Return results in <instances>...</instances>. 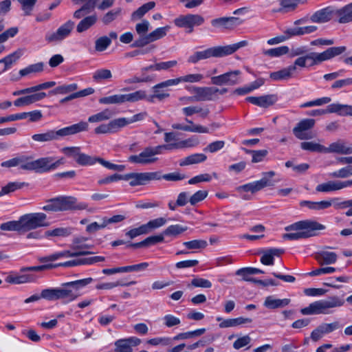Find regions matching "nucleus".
Listing matches in <instances>:
<instances>
[{"label": "nucleus", "mask_w": 352, "mask_h": 352, "mask_svg": "<svg viewBox=\"0 0 352 352\" xmlns=\"http://www.w3.org/2000/svg\"><path fill=\"white\" fill-rule=\"evenodd\" d=\"M324 229H325V226L316 221H300L285 228V230L287 232L293 230L297 232L284 234L283 239L290 241L307 239L316 236L318 230H322Z\"/></svg>", "instance_id": "nucleus-1"}, {"label": "nucleus", "mask_w": 352, "mask_h": 352, "mask_svg": "<svg viewBox=\"0 0 352 352\" xmlns=\"http://www.w3.org/2000/svg\"><path fill=\"white\" fill-rule=\"evenodd\" d=\"M248 45V41L243 40L238 43L225 45V46H216L208 48L203 51H197L192 55L190 56L188 61L191 63H197L199 60L208 59L212 57H223L232 54L239 49L246 47Z\"/></svg>", "instance_id": "nucleus-2"}, {"label": "nucleus", "mask_w": 352, "mask_h": 352, "mask_svg": "<svg viewBox=\"0 0 352 352\" xmlns=\"http://www.w3.org/2000/svg\"><path fill=\"white\" fill-rule=\"evenodd\" d=\"M88 129V122L81 121L58 130H48L43 133L34 134L32 136V139L38 142H51L58 140L60 138L75 135L82 131H87Z\"/></svg>", "instance_id": "nucleus-3"}, {"label": "nucleus", "mask_w": 352, "mask_h": 352, "mask_svg": "<svg viewBox=\"0 0 352 352\" xmlns=\"http://www.w3.org/2000/svg\"><path fill=\"white\" fill-rule=\"evenodd\" d=\"M46 203L42 209L47 212L82 210L88 207L87 203L78 202L77 199L72 196H58L47 200Z\"/></svg>", "instance_id": "nucleus-4"}, {"label": "nucleus", "mask_w": 352, "mask_h": 352, "mask_svg": "<svg viewBox=\"0 0 352 352\" xmlns=\"http://www.w3.org/2000/svg\"><path fill=\"white\" fill-rule=\"evenodd\" d=\"M344 304V300L338 296H333L327 300L315 301L308 307L300 309L302 315L329 314V309L340 307Z\"/></svg>", "instance_id": "nucleus-5"}, {"label": "nucleus", "mask_w": 352, "mask_h": 352, "mask_svg": "<svg viewBox=\"0 0 352 352\" xmlns=\"http://www.w3.org/2000/svg\"><path fill=\"white\" fill-rule=\"evenodd\" d=\"M160 154H162V153L159 145L156 146H147L138 155H130L128 158V161L133 164L142 165L151 164L158 160L156 155Z\"/></svg>", "instance_id": "nucleus-6"}, {"label": "nucleus", "mask_w": 352, "mask_h": 352, "mask_svg": "<svg viewBox=\"0 0 352 352\" xmlns=\"http://www.w3.org/2000/svg\"><path fill=\"white\" fill-rule=\"evenodd\" d=\"M21 217L24 232L50 225L47 221V215L43 212L28 213Z\"/></svg>", "instance_id": "nucleus-7"}, {"label": "nucleus", "mask_w": 352, "mask_h": 352, "mask_svg": "<svg viewBox=\"0 0 352 352\" xmlns=\"http://www.w3.org/2000/svg\"><path fill=\"white\" fill-rule=\"evenodd\" d=\"M74 292L67 289L65 287L44 289L41 291V297L49 301H54L59 299H67V301H73L76 299Z\"/></svg>", "instance_id": "nucleus-8"}, {"label": "nucleus", "mask_w": 352, "mask_h": 352, "mask_svg": "<svg viewBox=\"0 0 352 352\" xmlns=\"http://www.w3.org/2000/svg\"><path fill=\"white\" fill-rule=\"evenodd\" d=\"M327 113H337L340 116H352V106L340 103H332L326 109H314L309 111L307 115L320 116Z\"/></svg>", "instance_id": "nucleus-9"}, {"label": "nucleus", "mask_w": 352, "mask_h": 352, "mask_svg": "<svg viewBox=\"0 0 352 352\" xmlns=\"http://www.w3.org/2000/svg\"><path fill=\"white\" fill-rule=\"evenodd\" d=\"M263 177L258 181L250 182L238 187L239 191L251 192L255 193L265 187L272 186L274 183L272 181V178L275 175L274 171L265 172L263 173Z\"/></svg>", "instance_id": "nucleus-10"}, {"label": "nucleus", "mask_w": 352, "mask_h": 352, "mask_svg": "<svg viewBox=\"0 0 352 352\" xmlns=\"http://www.w3.org/2000/svg\"><path fill=\"white\" fill-rule=\"evenodd\" d=\"M204 18L199 14H188L181 15L174 20V23L179 28L188 29V32H193L195 26L201 25L204 23Z\"/></svg>", "instance_id": "nucleus-11"}, {"label": "nucleus", "mask_w": 352, "mask_h": 352, "mask_svg": "<svg viewBox=\"0 0 352 352\" xmlns=\"http://www.w3.org/2000/svg\"><path fill=\"white\" fill-rule=\"evenodd\" d=\"M169 26L161 27L155 29L146 36L136 39L131 45L133 47H143L145 45L164 37L169 30Z\"/></svg>", "instance_id": "nucleus-12"}, {"label": "nucleus", "mask_w": 352, "mask_h": 352, "mask_svg": "<svg viewBox=\"0 0 352 352\" xmlns=\"http://www.w3.org/2000/svg\"><path fill=\"white\" fill-rule=\"evenodd\" d=\"M158 178V174L155 172L130 173L126 174L125 181H129L131 186H136L145 185Z\"/></svg>", "instance_id": "nucleus-13"}, {"label": "nucleus", "mask_w": 352, "mask_h": 352, "mask_svg": "<svg viewBox=\"0 0 352 352\" xmlns=\"http://www.w3.org/2000/svg\"><path fill=\"white\" fill-rule=\"evenodd\" d=\"M63 163L62 159L56 160L53 157H41L34 160V171L41 173L55 170Z\"/></svg>", "instance_id": "nucleus-14"}, {"label": "nucleus", "mask_w": 352, "mask_h": 352, "mask_svg": "<svg viewBox=\"0 0 352 352\" xmlns=\"http://www.w3.org/2000/svg\"><path fill=\"white\" fill-rule=\"evenodd\" d=\"M74 28V22L71 20L60 25L55 32L47 34L45 40L49 42H58L67 37Z\"/></svg>", "instance_id": "nucleus-15"}, {"label": "nucleus", "mask_w": 352, "mask_h": 352, "mask_svg": "<svg viewBox=\"0 0 352 352\" xmlns=\"http://www.w3.org/2000/svg\"><path fill=\"white\" fill-rule=\"evenodd\" d=\"M241 71L234 70L219 76H212L211 78V82L213 85L221 86V85H230L233 86L239 83V75Z\"/></svg>", "instance_id": "nucleus-16"}, {"label": "nucleus", "mask_w": 352, "mask_h": 352, "mask_svg": "<svg viewBox=\"0 0 352 352\" xmlns=\"http://www.w3.org/2000/svg\"><path fill=\"white\" fill-rule=\"evenodd\" d=\"M315 124V120L307 118L300 120L293 129V133L299 140H309L313 136L306 131L312 129Z\"/></svg>", "instance_id": "nucleus-17"}, {"label": "nucleus", "mask_w": 352, "mask_h": 352, "mask_svg": "<svg viewBox=\"0 0 352 352\" xmlns=\"http://www.w3.org/2000/svg\"><path fill=\"white\" fill-rule=\"evenodd\" d=\"M38 276L34 274H27L26 272L19 273L12 272L5 278V281L10 284L20 285L29 283H34L37 280Z\"/></svg>", "instance_id": "nucleus-18"}, {"label": "nucleus", "mask_w": 352, "mask_h": 352, "mask_svg": "<svg viewBox=\"0 0 352 352\" xmlns=\"http://www.w3.org/2000/svg\"><path fill=\"white\" fill-rule=\"evenodd\" d=\"M195 101H210L217 98L218 88L214 87H193Z\"/></svg>", "instance_id": "nucleus-19"}, {"label": "nucleus", "mask_w": 352, "mask_h": 352, "mask_svg": "<svg viewBox=\"0 0 352 352\" xmlns=\"http://www.w3.org/2000/svg\"><path fill=\"white\" fill-rule=\"evenodd\" d=\"M243 20L239 17H219L211 21V25L217 28L232 29L243 23Z\"/></svg>", "instance_id": "nucleus-20"}, {"label": "nucleus", "mask_w": 352, "mask_h": 352, "mask_svg": "<svg viewBox=\"0 0 352 352\" xmlns=\"http://www.w3.org/2000/svg\"><path fill=\"white\" fill-rule=\"evenodd\" d=\"M245 100L258 107L263 108H267L278 100V97L275 94L264 95L261 96H249L245 98Z\"/></svg>", "instance_id": "nucleus-21"}, {"label": "nucleus", "mask_w": 352, "mask_h": 352, "mask_svg": "<svg viewBox=\"0 0 352 352\" xmlns=\"http://www.w3.org/2000/svg\"><path fill=\"white\" fill-rule=\"evenodd\" d=\"M94 252L89 251H74L64 250L59 252L52 254L47 256L41 258L40 259L42 262L54 261L60 258H69V257H77L80 256H85L91 254Z\"/></svg>", "instance_id": "nucleus-22"}, {"label": "nucleus", "mask_w": 352, "mask_h": 352, "mask_svg": "<svg viewBox=\"0 0 352 352\" xmlns=\"http://www.w3.org/2000/svg\"><path fill=\"white\" fill-rule=\"evenodd\" d=\"M324 153L352 154V144L346 146L343 140H339L330 144L328 147H325Z\"/></svg>", "instance_id": "nucleus-23"}, {"label": "nucleus", "mask_w": 352, "mask_h": 352, "mask_svg": "<svg viewBox=\"0 0 352 352\" xmlns=\"http://www.w3.org/2000/svg\"><path fill=\"white\" fill-rule=\"evenodd\" d=\"M119 118L110 121L108 124H102L94 129L96 134L115 133L122 127Z\"/></svg>", "instance_id": "nucleus-24"}, {"label": "nucleus", "mask_w": 352, "mask_h": 352, "mask_svg": "<svg viewBox=\"0 0 352 352\" xmlns=\"http://www.w3.org/2000/svg\"><path fill=\"white\" fill-rule=\"evenodd\" d=\"M185 121L190 125H184L179 123H175L172 124V128L176 130H181L184 131H188L192 133H208L209 129L207 127L201 125L194 124L193 122L188 118H185Z\"/></svg>", "instance_id": "nucleus-25"}, {"label": "nucleus", "mask_w": 352, "mask_h": 352, "mask_svg": "<svg viewBox=\"0 0 352 352\" xmlns=\"http://www.w3.org/2000/svg\"><path fill=\"white\" fill-rule=\"evenodd\" d=\"M168 80L156 84L152 87L153 94L151 96V98H157L159 100H162L170 96V94L167 92L168 88L175 85H167Z\"/></svg>", "instance_id": "nucleus-26"}, {"label": "nucleus", "mask_w": 352, "mask_h": 352, "mask_svg": "<svg viewBox=\"0 0 352 352\" xmlns=\"http://www.w3.org/2000/svg\"><path fill=\"white\" fill-rule=\"evenodd\" d=\"M46 96L45 92H39L28 95L26 96L21 97L14 101V104L16 107H23L30 105L36 102L40 101Z\"/></svg>", "instance_id": "nucleus-27"}, {"label": "nucleus", "mask_w": 352, "mask_h": 352, "mask_svg": "<svg viewBox=\"0 0 352 352\" xmlns=\"http://www.w3.org/2000/svg\"><path fill=\"white\" fill-rule=\"evenodd\" d=\"M333 11L329 7L319 10L310 16L313 23H322L329 21L332 17Z\"/></svg>", "instance_id": "nucleus-28"}, {"label": "nucleus", "mask_w": 352, "mask_h": 352, "mask_svg": "<svg viewBox=\"0 0 352 352\" xmlns=\"http://www.w3.org/2000/svg\"><path fill=\"white\" fill-rule=\"evenodd\" d=\"M94 281V279L91 277L80 279L74 281L67 282L63 283L62 285L67 288V289H70L71 291L74 292V294H76V298L80 295L78 292V290L81 288H83L91 283Z\"/></svg>", "instance_id": "nucleus-29"}, {"label": "nucleus", "mask_w": 352, "mask_h": 352, "mask_svg": "<svg viewBox=\"0 0 352 352\" xmlns=\"http://www.w3.org/2000/svg\"><path fill=\"white\" fill-rule=\"evenodd\" d=\"M290 302V299L276 298L274 296H268L265 298L263 305L270 309H275L278 308H283L288 305Z\"/></svg>", "instance_id": "nucleus-30"}, {"label": "nucleus", "mask_w": 352, "mask_h": 352, "mask_svg": "<svg viewBox=\"0 0 352 352\" xmlns=\"http://www.w3.org/2000/svg\"><path fill=\"white\" fill-rule=\"evenodd\" d=\"M315 258L320 265H331L336 262L338 256L333 252L321 251L316 254Z\"/></svg>", "instance_id": "nucleus-31"}, {"label": "nucleus", "mask_w": 352, "mask_h": 352, "mask_svg": "<svg viewBox=\"0 0 352 352\" xmlns=\"http://www.w3.org/2000/svg\"><path fill=\"white\" fill-rule=\"evenodd\" d=\"M204 78L201 74H190L174 79H168L167 85H178L180 82H198Z\"/></svg>", "instance_id": "nucleus-32"}, {"label": "nucleus", "mask_w": 352, "mask_h": 352, "mask_svg": "<svg viewBox=\"0 0 352 352\" xmlns=\"http://www.w3.org/2000/svg\"><path fill=\"white\" fill-rule=\"evenodd\" d=\"M296 70V67L295 66H288L279 71L270 73V77L274 81L287 80L292 76Z\"/></svg>", "instance_id": "nucleus-33"}, {"label": "nucleus", "mask_w": 352, "mask_h": 352, "mask_svg": "<svg viewBox=\"0 0 352 352\" xmlns=\"http://www.w3.org/2000/svg\"><path fill=\"white\" fill-rule=\"evenodd\" d=\"M207 160V156L204 153H194L188 155L179 161L180 166H186L192 164H196L205 162Z\"/></svg>", "instance_id": "nucleus-34"}, {"label": "nucleus", "mask_w": 352, "mask_h": 352, "mask_svg": "<svg viewBox=\"0 0 352 352\" xmlns=\"http://www.w3.org/2000/svg\"><path fill=\"white\" fill-rule=\"evenodd\" d=\"M252 320L250 318L239 317L236 318L224 319L219 324L220 328H229L237 327L246 323H250Z\"/></svg>", "instance_id": "nucleus-35"}, {"label": "nucleus", "mask_w": 352, "mask_h": 352, "mask_svg": "<svg viewBox=\"0 0 352 352\" xmlns=\"http://www.w3.org/2000/svg\"><path fill=\"white\" fill-rule=\"evenodd\" d=\"M0 229L3 231H16L19 233L23 232L21 217L17 221H10L0 225Z\"/></svg>", "instance_id": "nucleus-36"}, {"label": "nucleus", "mask_w": 352, "mask_h": 352, "mask_svg": "<svg viewBox=\"0 0 352 352\" xmlns=\"http://www.w3.org/2000/svg\"><path fill=\"white\" fill-rule=\"evenodd\" d=\"M188 229V228L187 226L180 224H175L168 226L162 232L164 236L177 238L182 233L186 232Z\"/></svg>", "instance_id": "nucleus-37"}, {"label": "nucleus", "mask_w": 352, "mask_h": 352, "mask_svg": "<svg viewBox=\"0 0 352 352\" xmlns=\"http://www.w3.org/2000/svg\"><path fill=\"white\" fill-rule=\"evenodd\" d=\"M182 112L186 116H191L195 113H199L201 118H206L210 113L208 108L203 109L198 106H189L182 109Z\"/></svg>", "instance_id": "nucleus-38"}, {"label": "nucleus", "mask_w": 352, "mask_h": 352, "mask_svg": "<svg viewBox=\"0 0 352 352\" xmlns=\"http://www.w3.org/2000/svg\"><path fill=\"white\" fill-rule=\"evenodd\" d=\"M155 6V3L154 1H149L146 3H144L132 13L131 16V21H135L140 19L149 10H152Z\"/></svg>", "instance_id": "nucleus-39"}, {"label": "nucleus", "mask_w": 352, "mask_h": 352, "mask_svg": "<svg viewBox=\"0 0 352 352\" xmlns=\"http://www.w3.org/2000/svg\"><path fill=\"white\" fill-rule=\"evenodd\" d=\"M338 21L340 23H347L352 21V2L338 10Z\"/></svg>", "instance_id": "nucleus-40"}, {"label": "nucleus", "mask_w": 352, "mask_h": 352, "mask_svg": "<svg viewBox=\"0 0 352 352\" xmlns=\"http://www.w3.org/2000/svg\"><path fill=\"white\" fill-rule=\"evenodd\" d=\"M146 98V94L144 90H138L130 94H122L123 103L135 102Z\"/></svg>", "instance_id": "nucleus-41"}, {"label": "nucleus", "mask_w": 352, "mask_h": 352, "mask_svg": "<svg viewBox=\"0 0 352 352\" xmlns=\"http://www.w3.org/2000/svg\"><path fill=\"white\" fill-rule=\"evenodd\" d=\"M97 21L96 15H91L85 17L82 19L76 26V31L78 33H82L88 29H89L92 25H94Z\"/></svg>", "instance_id": "nucleus-42"}, {"label": "nucleus", "mask_w": 352, "mask_h": 352, "mask_svg": "<svg viewBox=\"0 0 352 352\" xmlns=\"http://www.w3.org/2000/svg\"><path fill=\"white\" fill-rule=\"evenodd\" d=\"M28 186L25 182H9L7 185L1 188L0 190V197L10 192H14L18 189H21L24 186Z\"/></svg>", "instance_id": "nucleus-43"}, {"label": "nucleus", "mask_w": 352, "mask_h": 352, "mask_svg": "<svg viewBox=\"0 0 352 352\" xmlns=\"http://www.w3.org/2000/svg\"><path fill=\"white\" fill-rule=\"evenodd\" d=\"M346 50V47L345 46L329 47L325 51L322 52L324 60V61H326V60L332 59L334 57L342 54Z\"/></svg>", "instance_id": "nucleus-44"}, {"label": "nucleus", "mask_w": 352, "mask_h": 352, "mask_svg": "<svg viewBox=\"0 0 352 352\" xmlns=\"http://www.w3.org/2000/svg\"><path fill=\"white\" fill-rule=\"evenodd\" d=\"M136 284V281L132 280L131 282H124L123 280H118L116 282H110V283H103L100 284H98L96 286V289H111L114 287L121 286V287H126L132 285Z\"/></svg>", "instance_id": "nucleus-45"}, {"label": "nucleus", "mask_w": 352, "mask_h": 352, "mask_svg": "<svg viewBox=\"0 0 352 352\" xmlns=\"http://www.w3.org/2000/svg\"><path fill=\"white\" fill-rule=\"evenodd\" d=\"M22 54V50L19 49L1 58V62H3L6 67L9 69L12 65L20 58Z\"/></svg>", "instance_id": "nucleus-46"}, {"label": "nucleus", "mask_w": 352, "mask_h": 352, "mask_svg": "<svg viewBox=\"0 0 352 352\" xmlns=\"http://www.w3.org/2000/svg\"><path fill=\"white\" fill-rule=\"evenodd\" d=\"M112 116L113 112L111 110L106 109L101 112L89 116L88 118V122L91 123L102 122L109 120L112 117Z\"/></svg>", "instance_id": "nucleus-47"}, {"label": "nucleus", "mask_w": 352, "mask_h": 352, "mask_svg": "<svg viewBox=\"0 0 352 352\" xmlns=\"http://www.w3.org/2000/svg\"><path fill=\"white\" fill-rule=\"evenodd\" d=\"M300 148L311 152L324 153L325 146L314 142H302Z\"/></svg>", "instance_id": "nucleus-48"}, {"label": "nucleus", "mask_w": 352, "mask_h": 352, "mask_svg": "<svg viewBox=\"0 0 352 352\" xmlns=\"http://www.w3.org/2000/svg\"><path fill=\"white\" fill-rule=\"evenodd\" d=\"M78 89V85L76 83H72L69 85H63L56 87L53 90L50 91L51 94H67L76 91Z\"/></svg>", "instance_id": "nucleus-49"}, {"label": "nucleus", "mask_w": 352, "mask_h": 352, "mask_svg": "<svg viewBox=\"0 0 352 352\" xmlns=\"http://www.w3.org/2000/svg\"><path fill=\"white\" fill-rule=\"evenodd\" d=\"M44 64L42 62L30 65L19 71L20 78L27 76L31 73L41 72L43 70Z\"/></svg>", "instance_id": "nucleus-50"}, {"label": "nucleus", "mask_w": 352, "mask_h": 352, "mask_svg": "<svg viewBox=\"0 0 352 352\" xmlns=\"http://www.w3.org/2000/svg\"><path fill=\"white\" fill-rule=\"evenodd\" d=\"M155 173L158 174V179L155 180H160L161 179H164L166 181H180L186 178V175L185 174H182L179 172H173L168 174L162 175L160 171H156Z\"/></svg>", "instance_id": "nucleus-51"}, {"label": "nucleus", "mask_w": 352, "mask_h": 352, "mask_svg": "<svg viewBox=\"0 0 352 352\" xmlns=\"http://www.w3.org/2000/svg\"><path fill=\"white\" fill-rule=\"evenodd\" d=\"M166 223V219L163 217L157 218L149 221L147 223L143 224L146 229V234L152 230L163 226Z\"/></svg>", "instance_id": "nucleus-52"}, {"label": "nucleus", "mask_w": 352, "mask_h": 352, "mask_svg": "<svg viewBox=\"0 0 352 352\" xmlns=\"http://www.w3.org/2000/svg\"><path fill=\"white\" fill-rule=\"evenodd\" d=\"M87 240V238L83 236L74 239L72 248L74 251H87V249H89L92 247V245L85 243Z\"/></svg>", "instance_id": "nucleus-53"}, {"label": "nucleus", "mask_w": 352, "mask_h": 352, "mask_svg": "<svg viewBox=\"0 0 352 352\" xmlns=\"http://www.w3.org/2000/svg\"><path fill=\"white\" fill-rule=\"evenodd\" d=\"M122 12V8H117L107 12L102 18V22L104 25H109L116 20Z\"/></svg>", "instance_id": "nucleus-54"}, {"label": "nucleus", "mask_w": 352, "mask_h": 352, "mask_svg": "<svg viewBox=\"0 0 352 352\" xmlns=\"http://www.w3.org/2000/svg\"><path fill=\"white\" fill-rule=\"evenodd\" d=\"M34 160L25 155L19 156V166L24 170L34 171Z\"/></svg>", "instance_id": "nucleus-55"}, {"label": "nucleus", "mask_w": 352, "mask_h": 352, "mask_svg": "<svg viewBox=\"0 0 352 352\" xmlns=\"http://www.w3.org/2000/svg\"><path fill=\"white\" fill-rule=\"evenodd\" d=\"M183 245L185 246L187 250H199L206 248L208 243L206 241L203 239H195L185 241L183 243Z\"/></svg>", "instance_id": "nucleus-56"}, {"label": "nucleus", "mask_w": 352, "mask_h": 352, "mask_svg": "<svg viewBox=\"0 0 352 352\" xmlns=\"http://www.w3.org/2000/svg\"><path fill=\"white\" fill-rule=\"evenodd\" d=\"M98 158L80 153L78 157L76 158V162L80 166H91L98 162Z\"/></svg>", "instance_id": "nucleus-57"}, {"label": "nucleus", "mask_w": 352, "mask_h": 352, "mask_svg": "<svg viewBox=\"0 0 352 352\" xmlns=\"http://www.w3.org/2000/svg\"><path fill=\"white\" fill-rule=\"evenodd\" d=\"M289 52L287 46H280L265 50L263 54L271 57H278Z\"/></svg>", "instance_id": "nucleus-58"}, {"label": "nucleus", "mask_w": 352, "mask_h": 352, "mask_svg": "<svg viewBox=\"0 0 352 352\" xmlns=\"http://www.w3.org/2000/svg\"><path fill=\"white\" fill-rule=\"evenodd\" d=\"M99 102L104 104H120L123 103L122 94H115L99 99Z\"/></svg>", "instance_id": "nucleus-59"}, {"label": "nucleus", "mask_w": 352, "mask_h": 352, "mask_svg": "<svg viewBox=\"0 0 352 352\" xmlns=\"http://www.w3.org/2000/svg\"><path fill=\"white\" fill-rule=\"evenodd\" d=\"M72 234V229L69 228H57L45 232L47 236H67Z\"/></svg>", "instance_id": "nucleus-60"}, {"label": "nucleus", "mask_w": 352, "mask_h": 352, "mask_svg": "<svg viewBox=\"0 0 352 352\" xmlns=\"http://www.w3.org/2000/svg\"><path fill=\"white\" fill-rule=\"evenodd\" d=\"M306 58L307 61H310L309 66H314L320 64L324 62V57L322 52H309L306 54Z\"/></svg>", "instance_id": "nucleus-61"}, {"label": "nucleus", "mask_w": 352, "mask_h": 352, "mask_svg": "<svg viewBox=\"0 0 352 352\" xmlns=\"http://www.w3.org/2000/svg\"><path fill=\"white\" fill-rule=\"evenodd\" d=\"M352 175V165L346 166L330 173L333 178H346Z\"/></svg>", "instance_id": "nucleus-62"}, {"label": "nucleus", "mask_w": 352, "mask_h": 352, "mask_svg": "<svg viewBox=\"0 0 352 352\" xmlns=\"http://www.w3.org/2000/svg\"><path fill=\"white\" fill-rule=\"evenodd\" d=\"M149 27L150 23L146 19L135 25V32L139 35L138 38H141L148 34L147 32L149 30Z\"/></svg>", "instance_id": "nucleus-63"}, {"label": "nucleus", "mask_w": 352, "mask_h": 352, "mask_svg": "<svg viewBox=\"0 0 352 352\" xmlns=\"http://www.w3.org/2000/svg\"><path fill=\"white\" fill-rule=\"evenodd\" d=\"M111 43V40L107 36H101L95 42V49L98 52L104 51Z\"/></svg>", "instance_id": "nucleus-64"}]
</instances>
